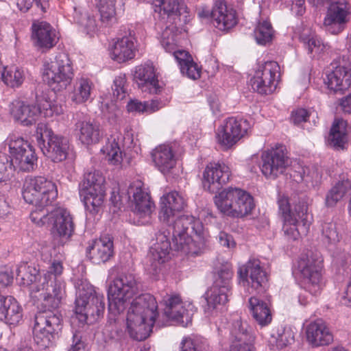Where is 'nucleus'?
I'll list each match as a JSON object with an SVG mask.
<instances>
[{
	"label": "nucleus",
	"mask_w": 351,
	"mask_h": 351,
	"mask_svg": "<svg viewBox=\"0 0 351 351\" xmlns=\"http://www.w3.org/2000/svg\"><path fill=\"white\" fill-rule=\"evenodd\" d=\"M157 308L156 300L149 293L141 294L132 300L127 315V329L132 339L141 341L149 336Z\"/></svg>",
	"instance_id": "obj_1"
},
{
	"label": "nucleus",
	"mask_w": 351,
	"mask_h": 351,
	"mask_svg": "<svg viewBox=\"0 0 351 351\" xmlns=\"http://www.w3.org/2000/svg\"><path fill=\"white\" fill-rule=\"evenodd\" d=\"M171 223L174 249L186 254L197 255L203 246V227L199 220L192 215H183L174 218Z\"/></svg>",
	"instance_id": "obj_2"
},
{
	"label": "nucleus",
	"mask_w": 351,
	"mask_h": 351,
	"mask_svg": "<svg viewBox=\"0 0 351 351\" xmlns=\"http://www.w3.org/2000/svg\"><path fill=\"white\" fill-rule=\"evenodd\" d=\"M64 294V285L51 274L40 277L38 283L31 287L30 296L39 302L40 311H58Z\"/></svg>",
	"instance_id": "obj_3"
},
{
	"label": "nucleus",
	"mask_w": 351,
	"mask_h": 351,
	"mask_svg": "<svg viewBox=\"0 0 351 351\" xmlns=\"http://www.w3.org/2000/svg\"><path fill=\"white\" fill-rule=\"evenodd\" d=\"M74 77L72 62L66 53H58L54 60L43 64V79L54 92L65 90Z\"/></svg>",
	"instance_id": "obj_4"
},
{
	"label": "nucleus",
	"mask_w": 351,
	"mask_h": 351,
	"mask_svg": "<svg viewBox=\"0 0 351 351\" xmlns=\"http://www.w3.org/2000/svg\"><path fill=\"white\" fill-rule=\"evenodd\" d=\"M105 311V298L93 287L80 289L75 299L76 318L82 325H90L101 319Z\"/></svg>",
	"instance_id": "obj_5"
},
{
	"label": "nucleus",
	"mask_w": 351,
	"mask_h": 351,
	"mask_svg": "<svg viewBox=\"0 0 351 351\" xmlns=\"http://www.w3.org/2000/svg\"><path fill=\"white\" fill-rule=\"evenodd\" d=\"M278 204L285 222L284 231L287 239L295 241L301 234H306L309 223L307 219V206L305 203L299 202L295 206L294 210H292L288 197L280 195Z\"/></svg>",
	"instance_id": "obj_6"
},
{
	"label": "nucleus",
	"mask_w": 351,
	"mask_h": 351,
	"mask_svg": "<svg viewBox=\"0 0 351 351\" xmlns=\"http://www.w3.org/2000/svg\"><path fill=\"white\" fill-rule=\"evenodd\" d=\"M138 292V285L131 274H121L108 288V311L117 315L123 313L128 305V300Z\"/></svg>",
	"instance_id": "obj_7"
},
{
	"label": "nucleus",
	"mask_w": 351,
	"mask_h": 351,
	"mask_svg": "<svg viewBox=\"0 0 351 351\" xmlns=\"http://www.w3.org/2000/svg\"><path fill=\"white\" fill-rule=\"evenodd\" d=\"M22 194L27 204L44 208L56 198L58 191L56 184L47 177H26Z\"/></svg>",
	"instance_id": "obj_8"
},
{
	"label": "nucleus",
	"mask_w": 351,
	"mask_h": 351,
	"mask_svg": "<svg viewBox=\"0 0 351 351\" xmlns=\"http://www.w3.org/2000/svg\"><path fill=\"white\" fill-rule=\"evenodd\" d=\"M62 328V317L58 311H39L34 317V339L43 348H48Z\"/></svg>",
	"instance_id": "obj_9"
},
{
	"label": "nucleus",
	"mask_w": 351,
	"mask_h": 351,
	"mask_svg": "<svg viewBox=\"0 0 351 351\" xmlns=\"http://www.w3.org/2000/svg\"><path fill=\"white\" fill-rule=\"evenodd\" d=\"M36 138L43 154L53 162L65 160L69 149L67 138L55 134L45 124H38L36 129Z\"/></svg>",
	"instance_id": "obj_10"
},
{
	"label": "nucleus",
	"mask_w": 351,
	"mask_h": 351,
	"mask_svg": "<svg viewBox=\"0 0 351 351\" xmlns=\"http://www.w3.org/2000/svg\"><path fill=\"white\" fill-rule=\"evenodd\" d=\"M197 17L202 21H209L221 31L228 30L237 24L235 12L228 10L224 0H216L212 8L200 5L195 10Z\"/></svg>",
	"instance_id": "obj_11"
},
{
	"label": "nucleus",
	"mask_w": 351,
	"mask_h": 351,
	"mask_svg": "<svg viewBox=\"0 0 351 351\" xmlns=\"http://www.w3.org/2000/svg\"><path fill=\"white\" fill-rule=\"evenodd\" d=\"M233 273L229 265H223L217 272L213 285L204 295L205 313L215 309L217 304H225L230 292V280Z\"/></svg>",
	"instance_id": "obj_12"
},
{
	"label": "nucleus",
	"mask_w": 351,
	"mask_h": 351,
	"mask_svg": "<svg viewBox=\"0 0 351 351\" xmlns=\"http://www.w3.org/2000/svg\"><path fill=\"white\" fill-rule=\"evenodd\" d=\"M12 164L19 171L29 172L36 165L37 157L33 147L23 138L12 135L6 140Z\"/></svg>",
	"instance_id": "obj_13"
},
{
	"label": "nucleus",
	"mask_w": 351,
	"mask_h": 351,
	"mask_svg": "<svg viewBox=\"0 0 351 351\" xmlns=\"http://www.w3.org/2000/svg\"><path fill=\"white\" fill-rule=\"evenodd\" d=\"M261 159V164L252 165L249 167L251 173L258 175L261 171L263 176H278L284 173L290 162L286 148L282 145L264 152Z\"/></svg>",
	"instance_id": "obj_14"
},
{
	"label": "nucleus",
	"mask_w": 351,
	"mask_h": 351,
	"mask_svg": "<svg viewBox=\"0 0 351 351\" xmlns=\"http://www.w3.org/2000/svg\"><path fill=\"white\" fill-rule=\"evenodd\" d=\"M80 191L86 209L92 215L97 214L104 203L105 177H85L80 184Z\"/></svg>",
	"instance_id": "obj_15"
},
{
	"label": "nucleus",
	"mask_w": 351,
	"mask_h": 351,
	"mask_svg": "<svg viewBox=\"0 0 351 351\" xmlns=\"http://www.w3.org/2000/svg\"><path fill=\"white\" fill-rule=\"evenodd\" d=\"M322 268L323 258L319 253L311 252L299 261L298 269L304 288L313 295L320 289Z\"/></svg>",
	"instance_id": "obj_16"
},
{
	"label": "nucleus",
	"mask_w": 351,
	"mask_h": 351,
	"mask_svg": "<svg viewBox=\"0 0 351 351\" xmlns=\"http://www.w3.org/2000/svg\"><path fill=\"white\" fill-rule=\"evenodd\" d=\"M178 7V10H175L176 12L173 13L176 16L173 19H163L162 12L158 13L160 21L165 26L161 36V45L167 52L173 53L174 58L175 53L179 51L176 50V49L178 42V38L181 33L179 27L182 25L181 17L183 14L187 13V7L184 3L180 4ZM184 17H186V15H184Z\"/></svg>",
	"instance_id": "obj_17"
},
{
	"label": "nucleus",
	"mask_w": 351,
	"mask_h": 351,
	"mask_svg": "<svg viewBox=\"0 0 351 351\" xmlns=\"http://www.w3.org/2000/svg\"><path fill=\"white\" fill-rule=\"evenodd\" d=\"M49 223L52 225L51 234L55 245H64L73 235L75 224L69 212L58 208L49 213Z\"/></svg>",
	"instance_id": "obj_18"
},
{
	"label": "nucleus",
	"mask_w": 351,
	"mask_h": 351,
	"mask_svg": "<svg viewBox=\"0 0 351 351\" xmlns=\"http://www.w3.org/2000/svg\"><path fill=\"white\" fill-rule=\"evenodd\" d=\"M350 18V5L345 0L331 2L324 17V25L327 32L337 35L342 32Z\"/></svg>",
	"instance_id": "obj_19"
},
{
	"label": "nucleus",
	"mask_w": 351,
	"mask_h": 351,
	"mask_svg": "<svg viewBox=\"0 0 351 351\" xmlns=\"http://www.w3.org/2000/svg\"><path fill=\"white\" fill-rule=\"evenodd\" d=\"M280 66L275 61H268L261 66L250 80L252 89L261 95H269L277 87Z\"/></svg>",
	"instance_id": "obj_20"
},
{
	"label": "nucleus",
	"mask_w": 351,
	"mask_h": 351,
	"mask_svg": "<svg viewBox=\"0 0 351 351\" xmlns=\"http://www.w3.org/2000/svg\"><path fill=\"white\" fill-rule=\"evenodd\" d=\"M324 82L334 93H342L351 85V64L343 58L335 60L330 66Z\"/></svg>",
	"instance_id": "obj_21"
},
{
	"label": "nucleus",
	"mask_w": 351,
	"mask_h": 351,
	"mask_svg": "<svg viewBox=\"0 0 351 351\" xmlns=\"http://www.w3.org/2000/svg\"><path fill=\"white\" fill-rule=\"evenodd\" d=\"M250 128V123L247 119L241 117H229L218 129L217 134L218 142L228 148L231 147L247 133Z\"/></svg>",
	"instance_id": "obj_22"
},
{
	"label": "nucleus",
	"mask_w": 351,
	"mask_h": 351,
	"mask_svg": "<svg viewBox=\"0 0 351 351\" xmlns=\"http://www.w3.org/2000/svg\"><path fill=\"white\" fill-rule=\"evenodd\" d=\"M239 282L243 285H251V287L258 293L263 292L267 285L266 272L260 265V261L250 260L239 268Z\"/></svg>",
	"instance_id": "obj_23"
},
{
	"label": "nucleus",
	"mask_w": 351,
	"mask_h": 351,
	"mask_svg": "<svg viewBox=\"0 0 351 351\" xmlns=\"http://www.w3.org/2000/svg\"><path fill=\"white\" fill-rule=\"evenodd\" d=\"M134 80L143 93L158 94L162 90L156 77L152 64L147 63L138 66L135 69Z\"/></svg>",
	"instance_id": "obj_24"
},
{
	"label": "nucleus",
	"mask_w": 351,
	"mask_h": 351,
	"mask_svg": "<svg viewBox=\"0 0 351 351\" xmlns=\"http://www.w3.org/2000/svg\"><path fill=\"white\" fill-rule=\"evenodd\" d=\"M184 201L176 191L164 195L160 199L159 219L170 226L177 214L184 209Z\"/></svg>",
	"instance_id": "obj_25"
},
{
	"label": "nucleus",
	"mask_w": 351,
	"mask_h": 351,
	"mask_svg": "<svg viewBox=\"0 0 351 351\" xmlns=\"http://www.w3.org/2000/svg\"><path fill=\"white\" fill-rule=\"evenodd\" d=\"M128 194L132 195L134 203V212L140 217L150 216L154 203L151 200L148 193L143 189V183L141 180H136L131 183L128 189Z\"/></svg>",
	"instance_id": "obj_26"
},
{
	"label": "nucleus",
	"mask_w": 351,
	"mask_h": 351,
	"mask_svg": "<svg viewBox=\"0 0 351 351\" xmlns=\"http://www.w3.org/2000/svg\"><path fill=\"white\" fill-rule=\"evenodd\" d=\"M86 253L93 263H106L114 254L112 239L106 235L92 241L86 248Z\"/></svg>",
	"instance_id": "obj_27"
},
{
	"label": "nucleus",
	"mask_w": 351,
	"mask_h": 351,
	"mask_svg": "<svg viewBox=\"0 0 351 351\" xmlns=\"http://www.w3.org/2000/svg\"><path fill=\"white\" fill-rule=\"evenodd\" d=\"M10 113L22 125L29 126L36 123L42 114V108L40 105L27 104L18 100L12 103Z\"/></svg>",
	"instance_id": "obj_28"
},
{
	"label": "nucleus",
	"mask_w": 351,
	"mask_h": 351,
	"mask_svg": "<svg viewBox=\"0 0 351 351\" xmlns=\"http://www.w3.org/2000/svg\"><path fill=\"white\" fill-rule=\"evenodd\" d=\"M306 336L312 347L327 346L333 341L332 332L322 320L309 324L306 328Z\"/></svg>",
	"instance_id": "obj_29"
},
{
	"label": "nucleus",
	"mask_w": 351,
	"mask_h": 351,
	"mask_svg": "<svg viewBox=\"0 0 351 351\" xmlns=\"http://www.w3.org/2000/svg\"><path fill=\"white\" fill-rule=\"evenodd\" d=\"M152 158L156 168L162 174L172 173L176 165V158L172 147L160 145L152 152Z\"/></svg>",
	"instance_id": "obj_30"
},
{
	"label": "nucleus",
	"mask_w": 351,
	"mask_h": 351,
	"mask_svg": "<svg viewBox=\"0 0 351 351\" xmlns=\"http://www.w3.org/2000/svg\"><path fill=\"white\" fill-rule=\"evenodd\" d=\"M241 189L237 187H228L215 197V204L221 213L229 217H234L236 206L241 196Z\"/></svg>",
	"instance_id": "obj_31"
},
{
	"label": "nucleus",
	"mask_w": 351,
	"mask_h": 351,
	"mask_svg": "<svg viewBox=\"0 0 351 351\" xmlns=\"http://www.w3.org/2000/svg\"><path fill=\"white\" fill-rule=\"evenodd\" d=\"M136 42L134 33L132 31L118 38L112 49V58L119 63L132 59L136 50Z\"/></svg>",
	"instance_id": "obj_32"
},
{
	"label": "nucleus",
	"mask_w": 351,
	"mask_h": 351,
	"mask_svg": "<svg viewBox=\"0 0 351 351\" xmlns=\"http://www.w3.org/2000/svg\"><path fill=\"white\" fill-rule=\"evenodd\" d=\"M22 308L12 296L0 293V319L9 325H16L22 319Z\"/></svg>",
	"instance_id": "obj_33"
},
{
	"label": "nucleus",
	"mask_w": 351,
	"mask_h": 351,
	"mask_svg": "<svg viewBox=\"0 0 351 351\" xmlns=\"http://www.w3.org/2000/svg\"><path fill=\"white\" fill-rule=\"evenodd\" d=\"M32 37L36 40L38 46L45 49L52 48L58 39L55 29L45 21L33 23Z\"/></svg>",
	"instance_id": "obj_34"
},
{
	"label": "nucleus",
	"mask_w": 351,
	"mask_h": 351,
	"mask_svg": "<svg viewBox=\"0 0 351 351\" xmlns=\"http://www.w3.org/2000/svg\"><path fill=\"white\" fill-rule=\"evenodd\" d=\"M348 122L343 119L333 121L328 137V143L336 149H343L348 143Z\"/></svg>",
	"instance_id": "obj_35"
},
{
	"label": "nucleus",
	"mask_w": 351,
	"mask_h": 351,
	"mask_svg": "<svg viewBox=\"0 0 351 351\" xmlns=\"http://www.w3.org/2000/svg\"><path fill=\"white\" fill-rule=\"evenodd\" d=\"M75 132L80 142L86 145L97 143L100 138L99 125L97 123L78 121L75 123Z\"/></svg>",
	"instance_id": "obj_36"
},
{
	"label": "nucleus",
	"mask_w": 351,
	"mask_h": 351,
	"mask_svg": "<svg viewBox=\"0 0 351 351\" xmlns=\"http://www.w3.org/2000/svg\"><path fill=\"white\" fill-rule=\"evenodd\" d=\"M268 341L272 349L278 350L285 348L293 341V332L281 324H274L269 332Z\"/></svg>",
	"instance_id": "obj_37"
},
{
	"label": "nucleus",
	"mask_w": 351,
	"mask_h": 351,
	"mask_svg": "<svg viewBox=\"0 0 351 351\" xmlns=\"http://www.w3.org/2000/svg\"><path fill=\"white\" fill-rule=\"evenodd\" d=\"M165 305L164 315L169 319L180 321L186 309L182 306L181 298L178 294H167L162 299Z\"/></svg>",
	"instance_id": "obj_38"
},
{
	"label": "nucleus",
	"mask_w": 351,
	"mask_h": 351,
	"mask_svg": "<svg viewBox=\"0 0 351 351\" xmlns=\"http://www.w3.org/2000/svg\"><path fill=\"white\" fill-rule=\"evenodd\" d=\"M175 59L183 75H186L187 77L193 80L200 77V69L198 67L197 64L194 62L188 52L185 51H178V52H176Z\"/></svg>",
	"instance_id": "obj_39"
},
{
	"label": "nucleus",
	"mask_w": 351,
	"mask_h": 351,
	"mask_svg": "<svg viewBox=\"0 0 351 351\" xmlns=\"http://www.w3.org/2000/svg\"><path fill=\"white\" fill-rule=\"evenodd\" d=\"M351 191V180L343 177L335 183L328 191L326 196V205L327 207H334L337 202L349 192Z\"/></svg>",
	"instance_id": "obj_40"
},
{
	"label": "nucleus",
	"mask_w": 351,
	"mask_h": 351,
	"mask_svg": "<svg viewBox=\"0 0 351 351\" xmlns=\"http://www.w3.org/2000/svg\"><path fill=\"white\" fill-rule=\"evenodd\" d=\"M299 39L311 57L319 54L324 49L322 39L311 29H304L300 34Z\"/></svg>",
	"instance_id": "obj_41"
},
{
	"label": "nucleus",
	"mask_w": 351,
	"mask_h": 351,
	"mask_svg": "<svg viewBox=\"0 0 351 351\" xmlns=\"http://www.w3.org/2000/svg\"><path fill=\"white\" fill-rule=\"evenodd\" d=\"M94 84L91 80L86 77L77 79L73 91L71 94L72 101L75 104H82L91 97Z\"/></svg>",
	"instance_id": "obj_42"
},
{
	"label": "nucleus",
	"mask_w": 351,
	"mask_h": 351,
	"mask_svg": "<svg viewBox=\"0 0 351 351\" xmlns=\"http://www.w3.org/2000/svg\"><path fill=\"white\" fill-rule=\"evenodd\" d=\"M249 305L254 318L259 325L264 326L271 322L272 316L267 303L256 297H252L249 300Z\"/></svg>",
	"instance_id": "obj_43"
},
{
	"label": "nucleus",
	"mask_w": 351,
	"mask_h": 351,
	"mask_svg": "<svg viewBox=\"0 0 351 351\" xmlns=\"http://www.w3.org/2000/svg\"><path fill=\"white\" fill-rule=\"evenodd\" d=\"M73 21L78 24L84 33L91 36L96 30V21L93 16L84 12L81 8L73 7L72 12Z\"/></svg>",
	"instance_id": "obj_44"
},
{
	"label": "nucleus",
	"mask_w": 351,
	"mask_h": 351,
	"mask_svg": "<svg viewBox=\"0 0 351 351\" xmlns=\"http://www.w3.org/2000/svg\"><path fill=\"white\" fill-rule=\"evenodd\" d=\"M43 276L39 270L27 264L20 265L16 269V280L20 281L21 285H30V288L36 285L40 277Z\"/></svg>",
	"instance_id": "obj_45"
},
{
	"label": "nucleus",
	"mask_w": 351,
	"mask_h": 351,
	"mask_svg": "<svg viewBox=\"0 0 351 351\" xmlns=\"http://www.w3.org/2000/svg\"><path fill=\"white\" fill-rule=\"evenodd\" d=\"M240 195L238 206H236L237 211L234 215L236 218H241L250 215L255 207L254 198L249 193L241 189Z\"/></svg>",
	"instance_id": "obj_46"
},
{
	"label": "nucleus",
	"mask_w": 351,
	"mask_h": 351,
	"mask_svg": "<svg viewBox=\"0 0 351 351\" xmlns=\"http://www.w3.org/2000/svg\"><path fill=\"white\" fill-rule=\"evenodd\" d=\"M274 29L272 26L267 20L259 21L256 25L254 36L256 43L261 45H265L272 40Z\"/></svg>",
	"instance_id": "obj_47"
},
{
	"label": "nucleus",
	"mask_w": 351,
	"mask_h": 351,
	"mask_svg": "<svg viewBox=\"0 0 351 351\" xmlns=\"http://www.w3.org/2000/svg\"><path fill=\"white\" fill-rule=\"evenodd\" d=\"M104 23L111 21L115 16V0H93Z\"/></svg>",
	"instance_id": "obj_48"
},
{
	"label": "nucleus",
	"mask_w": 351,
	"mask_h": 351,
	"mask_svg": "<svg viewBox=\"0 0 351 351\" xmlns=\"http://www.w3.org/2000/svg\"><path fill=\"white\" fill-rule=\"evenodd\" d=\"M106 149L109 165L114 166V169L121 168L122 152L115 138L106 145Z\"/></svg>",
	"instance_id": "obj_49"
},
{
	"label": "nucleus",
	"mask_w": 351,
	"mask_h": 351,
	"mask_svg": "<svg viewBox=\"0 0 351 351\" xmlns=\"http://www.w3.org/2000/svg\"><path fill=\"white\" fill-rule=\"evenodd\" d=\"M126 82L125 75H120L114 78L112 90L113 97L117 100H123L128 95Z\"/></svg>",
	"instance_id": "obj_50"
},
{
	"label": "nucleus",
	"mask_w": 351,
	"mask_h": 351,
	"mask_svg": "<svg viewBox=\"0 0 351 351\" xmlns=\"http://www.w3.org/2000/svg\"><path fill=\"white\" fill-rule=\"evenodd\" d=\"M322 241L325 243L335 244L339 241L336 224L333 222L324 223L322 229Z\"/></svg>",
	"instance_id": "obj_51"
},
{
	"label": "nucleus",
	"mask_w": 351,
	"mask_h": 351,
	"mask_svg": "<svg viewBox=\"0 0 351 351\" xmlns=\"http://www.w3.org/2000/svg\"><path fill=\"white\" fill-rule=\"evenodd\" d=\"M233 338L232 342H247L250 341L252 337L248 332L247 324L243 325L241 321H237L233 324L231 331Z\"/></svg>",
	"instance_id": "obj_52"
},
{
	"label": "nucleus",
	"mask_w": 351,
	"mask_h": 351,
	"mask_svg": "<svg viewBox=\"0 0 351 351\" xmlns=\"http://www.w3.org/2000/svg\"><path fill=\"white\" fill-rule=\"evenodd\" d=\"M230 167L223 162H211L208 163L203 176H230Z\"/></svg>",
	"instance_id": "obj_53"
},
{
	"label": "nucleus",
	"mask_w": 351,
	"mask_h": 351,
	"mask_svg": "<svg viewBox=\"0 0 351 351\" xmlns=\"http://www.w3.org/2000/svg\"><path fill=\"white\" fill-rule=\"evenodd\" d=\"M223 178V177H203L202 182L204 189L211 193H217L229 180V177H227L226 180L225 179L221 180Z\"/></svg>",
	"instance_id": "obj_54"
},
{
	"label": "nucleus",
	"mask_w": 351,
	"mask_h": 351,
	"mask_svg": "<svg viewBox=\"0 0 351 351\" xmlns=\"http://www.w3.org/2000/svg\"><path fill=\"white\" fill-rule=\"evenodd\" d=\"M35 4L43 12L49 7V0H17L16 5L20 11L27 12Z\"/></svg>",
	"instance_id": "obj_55"
},
{
	"label": "nucleus",
	"mask_w": 351,
	"mask_h": 351,
	"mask_svg": "<svg viewBox=\"0 0 351 351\" xmlns=\"http://www.w3.org/2000/svg\"><path fill=\"white\" fill-rule=\"evenodd\" d=\"M42 108V114L45 117H52L53 114L60 115L63 114L64 106L59 104H51L48 101H45L43 104H40Z\"/></svg>",
	"instance_id": "obj_56"
},
{
	"label": "nucleus",
	"mask_w": 351,
	"mask_h": 351,
	"mask_svg": "<svg viewBox=\"0 0 351 351\" xmlns=\"http://www.w3.org/2000/svg\"><path fill=\"white\" fill-rule=\"evenodd\" d=\"M154 250L158 254V261L160 263L165 262L164 258L169 254L171 250L176 251L173 246V242L170 243L169 239H165V241L162 243L157 242L155 245Z\"/></svg>",
	"instance_id": "obj_57"
},
{
	"label": "nucleus",
	"mask_w": 351,
	"mask_h": 351,
	"mask_svg": "<svg viewBox=\"0 0 351 351\" xmlns=\"http://www.w3.org/2000/svg\"><path fill=\"white\" fill-rule=\"evenodd\" d=\"M49 212L45 211L43 208H36V210L32 211L30 214L31 220L39 226H42L46 222H49Z\"/></svg>",
	"instance_id": "obj_58"
},
{
	"label": "nucleus",
	"mask_w": 351,
	"mask_h": 351,
	"mask_svg": "<svg viewBox=\"0 0 351 351\" xmlns=\"http://www.w3.org/2000/svg\"><path fill=\"white\" fill-rule=\"evenodd\" d=\"M311 114L305 108H298L291 112V121L294 125H300L308 121Z\"/></svg>",
	"instance_id": "obj_59"
},
{
	"label": "nucleus",
	"mask_w": 351,
	"mask_h": 351,
	"mask_svg": "<svg viewBox=\"0 0 351 351\" xmlns=\"http://www.w3.org/2000/svg\"><path fill=\"white\" fill-rule=\"evenodd\" d=\"M127 110L130 112H146L147 104L138 99H131L127 104Z\"/></svg>",
	"instance_id": "obj_60"
},
{
	"label": "nucleus",
	"mask_w": 351,
	"mask_h": 351,
	"mask_svg": "<svg viewBox=\"0 0 351 351\" xmlns=\"http://www.w3.org/2000/svg\"><path fill=\"white\" fill-rule=\"evenodd\" d=\"M219 241L221 245L227 247H233L235 246V242L233 240L232 235L228 234L224 232H221L219 234Z\"/></svg>",
	"instance_id": "obj_61"
},
{
	"label": "nucleus",
	"mask_w": 351,
	"mask_h": 351,
	"mask_svg": "<svg viewBox=\"0 0 351 351\" xmlns=\"http://www.w3.org/2000/svg\"><path fill=\"white\" fill-rule=\"evenodd\" d=\"M62 269L63 267L60 262H53L49 267V270L46 273L43 274V276L51 274L52 276H55L57 280H59L57 276L62 274Z\"/></svg>",
	"instance_id": "obj_62"
},
{
	"label": "nucleus",
	"mask_w": 351,
	"mask_h": 351,
	"mask_svg": "<svg viewBox=\"0 0 351 351\" xmlns=\"http://www.w3.org/2000/svg\"><path fill=\"white\" fill-rule=\"evenodd\" d=\"M250 342H232V348L234 351H254V346Z\"/></svg>",
	"instance_id": "obj_63"
},
{
	"label": "nucleus",
	"mask_w": 351,
	"mask_h": 351,
	"mask_svg": "<svg viewBox=\"0 0 351 351\" xmlns=\"http://www.w3.org/2000/svg\"><path fill=\"white\" fill-rule=\"evenodd\" d=\"M339 106L344 113H351V93L341 99Z\"/></svg>",
	"instance_id": "obj_64"
}]
</instances>
